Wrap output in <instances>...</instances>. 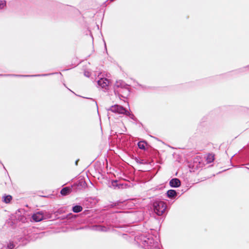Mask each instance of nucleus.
I'll use <instances>...</instances> for the list:
<instances>
[{
  "label": "nucleus",
  "instance_id": "17",
  "mask_svg": "<svg viewBox=\"0 0 249 249\" xmlns=\"http://www.w3.org/2000/svg\"><path fill=\"white\" fill-rule=\"evenodd\" d=\"M15 247V245L13 244V243L10 242L8 245H7V249H13Z\"/></svg>",
  "mask_w": 249,
  "mask_h": 249
},
{
  "label": "nucleus",
  "instance_id": "3",
  "mask_svg": "<svg viewBox=\"0 0 249 249\" xmlns=\"http://www.w3.org/2000/svg\"><path fill=\"white\" fill-rule=\"evenodd\" d=\"M107 110L108 111V114L109 113V111H111L112 112L117 113L118 114H125L127 116H130L132 119H133L134 117L133 115H131V114L124 107L118 105L111 106L110 108L107 109Z\"/></svg>",
  "mask_w": 249,
  "mask_h": 249
},
{
  "label": "nucleus",
  "instance_id": "8",
  "mask_svg": "<svg viewBox=\"0 0 249 249\" xmlns=\"http://www.w3.org/2000/svg\"><path fill=\"white\" fill-rule=\"evenodd\" d=\"M93 230L100 231H107V228L106 227L102 226L101 225H95L92 227Z\"/></svg>",
  "mask_w": 249,
  "mask_h": 249
},
{
  "label": "nucleus",
  "instance_id": "10",
  "mask_svg": "<svg viewBox=\"0 0 249 249\" xmlns=\"http://www.w3.org/2000/svg\"><path fill=\"white\" fill-rule=\"evenodd\" d=\"M82 207L80 205H76L72 207V211L74 213H77L82 211Z\"/></svg>",
  "mask_w": 249,
  "mask_h": 249
},
{
  "label": "nucleus",
  "instance_id": "9",
  "mask_svg": "<svg viewBox=\"0 0 249 249\" xmlns=\"http://www.w3.org/2000/svg\"><path fill=\"white\" fill-rule=\"evenodd\" d=\"M177 192L174 190H169L167 192V196L169 198H174L177 196Z\"/></svg>",
  "mask_w": 249,
  "mask_h": 249
},
{
  "label": "nucleus",
  "instance_id": "16",
  "mask_svg": "<svg viewBox=\"0 0 249 249\" xmlns=\"http://www.w3.org/2000/svg\"><path fill=\"white\" fill-rule=\"evenodd\" d=\"M47 74L42 75H13L14 76H20V77H27V76H46Z\"/></svg>",
  "mask_w": 249,
  "mask_h": 249
},
{
  "label": "nucleus",
  "instance_id": "4",
  "mask_svg": "<svg viewBox=\"0 0 249 249\" xmlns=\"http://www.w3.org/2000/svg\"><path fill=\"white\" fill-rule=\"evenodd\" d=\"M120 88L122 89H124L126 91L129 92L127 88V86L122 80L116 81L114 85V92L115 93L119 95L120 92H122L121 90L117 89L118 88Z\"/></svg>",
  "mask_w": 249,
  "mask_h": 249
},
{
  "label": "nucleus",
  "instance_id": "14",
  "mask_svg": "<svg viewBox=\"0 0 249 249\" xmlns=\"http://www.w3.org/2000/svg\"><path fill=\"white\" fill-rule=\"evenodd\" d=\"M139 148L141 149H144L145 143L143 142H140L138 143Z\"/></svg>",
  "mask_w": 249,
  "mask_h": 249
},
{
  "label": "nucleus",
  "instance_id": "6",
  "mask_svg": "<svg viewBox=\"0 0 249 249\" xmlns=\"http://www.w3.org/2000/svg\"><path fill=\"white\" fill-rule=\"evenodd\" d=\"M181 184L180 181L177 178H174L170 180L169 185L171 187L177 188L180 186Z\"/></svg>",
  "mask_w": 249,
  "mask_h": 249
},
{
  "label": "nucleus",
  "instance_id": "15",
  "mask_svg": "<svg viewBox=\"0 0 249 249\" xmlns=\"http://www.w3.org/2000/svg\"><path fill=\"white\" fill-rule=\"evenodd\" d=\"M6 6V1L4 0H0V9L4 8Z\"/></svg>",
  "mask_w": 249,
  "mask_h": 249
},
{
  "label": "nucleus",
  "instance_id": "13",
  "mask_svg": "<svg viewBox=\"0 0 249 249\" xmlns=\"http://www.w3.org/2000/svg\"><path fill=\"white\" fill-rule=\"evenodd\" d=\"M214 155L212 154H210L207 156L206 160L208 163H211L214 160Z\"/></svg>",
  "mask_w": 249,
  "mask_h": 249
},
{
  "label": "nucleus",
  "instance_id": "12",
  "mask_svg": "<svg viewBox=\"0 0 249 249\" xmlns=\"http://www.w3.org/2000/svg\"><path fill=\"white\" fill-rule=\"evenodd\" d=\"M12 196L10 195L4 196H3V201L6 203H8L12 199Z\"/></svg>",
  "mask_w": 249,
  "mask_h": 249
},
{
  "label": "nucleus",
  "instance_id": "7",
  "mask_svg": "<svg viewBox=\"0 0 249 249\" xmlns=\"http://www.w3.org/2000/svg\"><path fill=\"white\" fill-rule=\"evenodd\" d=\"M32 218L36 222L41 221L44 218V216L42 212H37L34 213L32 216Z\"/></svg>",
  "mask_w": 249,
  "mask_h": 249
},
{
  "label": "nucleus",
  "instance_id": "19",
  "mask_svg": "<svg viewBox=\"0 0 249 249\" xmlns=\"http://www.w3.org/2000/svg\"><path fill=\"white\" fill-rule=\"evenodd\" d=\"M137 162H138V161H137ZM139 162L141 164H145L146 163V162L143 160H141L140 161H139Z\"/></svg>",
  "mask_w": 249,
  "mask_h": 249
},
{
  "label": "nucleus",
  "instance_id": "2",
  "mask_svg": "<svg viewBox=\"0 0 249 249\" xmlns=\"http://www.w3.org/2000/svg\"><path fill=\"white\" fill-rule=\"evenodd\" d=\"M154 212L158 215H161L165 211L167 206L163 201L158 200L153 203Z\"/></svg>",
  "mask_w": 249,
  "mask_h": 249
},
{
  "label": "nucleus",
  "instance_id": "21",
  "mask_svg": "<svg viewBox=\"0 0 249 249\" xmlns=\"http://www.w3.org/2000/svg\"><path fill=\"white\" fill-rule=\"evenodd\" d=\"M96 106L97 107V104L96 102H95Z\"/></svg>",
  "mask_w": 249,
  "mask_h": 249
},
{
  "label": "nucleus",
  "instance_id": "11",
  "mask_svg": "<svg viewBox=\"0 0 249 249\" xmlns=\"http://www.w3.org/2000/svg\"><path fill=\"white\" fill-rule=\"evenodd\" d=\"M70 192V189L68 187L63 188L60 192V193L63 196H66L69 194Z\"/></svg>",
  "mask_w": 249,
  "mask_h": 249
},
{
  "label": "nucleus",
  "instance_id": "18",
  "mask_svg": "<svg viewBox=\"0 0 249 249\" xmlns=\"http://www.w3.org/2000/svg\"><path fill=\"white\" fill-rule=\"evenodd\" d=\"M84 75L87 77H89L90 75V72L89 71H85Z\"/></svg>",
  "mask_w": 249,
  "mask_h": 249
},
{
  "label": "nucleus",
  "instance_id": "5",
  "mask_svg": "<svg viewBox=\"0 0 249 249\" xmlns=\"http://www.w3.org/2000/svg\"><path fill=\"white\" fill-rule=\"evenodd\" d=\"M98 86L102 89H107L109 84V81L106 78H101L97 81Z\"/></svg>",
  "mask_w": 249,
  "mask_h": 249
},
{
  "label": "nucleus",
  "instance_id": "20",
  "mask_svg": "<svg viewBox=\"0 0 249 249\" xmlns=\"http://www.w3.org/2000/svg\"><path fill=\"white\" fill-rule=\"evenodd\" d=\"M78 162V160H76V162H75V164L76 165H77V163Z\"/></svg>",
  "mask_w": 249,
  "mask_h": 249
},
{
  "label": "nucleus",
  "instance_id": "22",
  "mask_svg": "<svg viewBox=\"0 0 249 249\" xmlns=\"http://www.w3.org/2000/svg\"><path fill=\"white\" fill-rule=\"evenodd\" d=\"M249 67V65L248 66V67Z\"/></svg>",
  "mask_w": 249,
  "mask_h": 249
},
{
  "label": "nucleus",
  "instance_id": "1",
  "mask_svg": "<svg viewBox=\"0 0 249 249\" xmlns=\"http://www.w3.org/2000/svg\"><path fill=\"white\" fill-rule=\"evenodd\" d=\"M142 240L145 249H160L158 242H155L153 238L144 237Z\"/></svg>",
  "mask_w": 249,
  "mask_h": 249
}]
</instances>
